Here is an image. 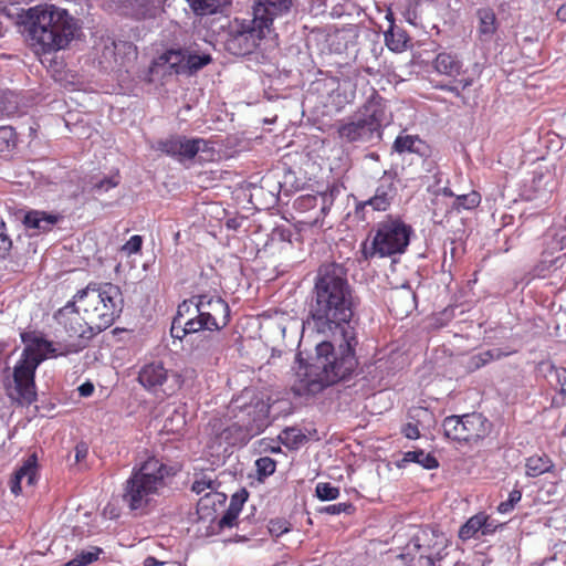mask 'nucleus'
I'll return each mask as SVG.
<instances>
[{
  "mask_svg": "<svg viewBox=\"0 0 566 566\" xmlns=\"http://www.w3.org/2000/svg\"><path fill=\"white\" fill-rule=\"evenodd\" d=\"M308 313L313 329L329 339L318 343L314 361L296 373L292 388L298 396L321 392L352 375L358 364L353 290L340 265L329 263L318 269Z\"/></svg>",
  "mask_w": 566,
  "mask_h": 566,
  "instance_id": "nucleus-1",
  "label": "nucleus"
},
{
  "mask_svg": "<svg viewBox=\"0 0 566 566\" xmlns=\"http://www.w3.org/2000/svg\"><path fill=\"white\" fill-rule=\"evenodd\" d=\"M22 25L29 45L36 54L65 50L81 32L78 21L67 10L53 4L28 9Z\"/></svg>",
  "mask_w": 566,
  "mask_h": 566,
  "instance_id": "nucleus-2",
  "label": "nucleus"
},
{
  "mask_svg": "<svg viewBox=\"0 0 566 566\" xmlns=\"http://www.w3.org/2000/svg\"><path fill=\"white\" fill-rule=\"evenodd\" d=\"M291 0H259L253 6V18L235 19L230 25L224 45L233 55H247L255 51L260 42L273 32V20L290 11Z\"/></svg>",
  "mask_w": 566,
  "mask_h": 566,
  "instance_id": "nucleus-3",
  "label": "nucleus"
},
{
  "mask_svg": "<svg viewBox=\"0 0 566 566\" xmlns=\"http://www.w3.org/2000/svg\"><path fill=\"white\" fill-rule=\"evenodd\" d=\"M25 348L13 368L14 394L11 398L21 405H30L36 399L34 375L38 366L49 356L62 355L65 345L54 344L44 337L32 334L22 335Z\"/></svg>",
  "mask_w": 566,
  "mask_h": 566,
  "instance_id": "nucleus-4",
  "label": "nucleus"
},
{
  "mask_svg": "<svg viewBox=\"0 0 566 566\" xmlns=\"http://www.w3.org/2000/svg\"><path fill=\"white\" fill-rule=\"evenodd\" d=\"M170 471L169 467L155 457L148 458L138 468H134L123 486L124 504L130 511L146 513L154 506Z\"/></svg>",
  "mask_w": 566,
  "mask_h": 566,
  "instance_id": "nucleus-5",
  "label": "nucleus"
},
{
  "mask_svg": "<svg viewBox=\"0 0 566 566\" xmlns=\"http://www.w3.org/2000/svg\"><path fill=\"white\" fill-rule=\"evenodd\" d=\"M74 300L98 333L112 326L123 310L122 292L112 283H90L74 295Z\"/></svg>",
  "mask_w": 566,
  "mask_h": 566,
  "instance_id": "nucleus-6",
  "label": "nucleus"
},
{
  "mask_svg": "<svg viewBox=\"0 0 566 566\" xmlns=\"http://www.w3.org/2000/svg\"><path fill=\"white\" fill-rule=\"evenodd\" d=\"M385 99L373 93L355 116L337 124L339 139L346 143H368L380 138L382 126L389 123Z\"/></svg>",
  "mask_w": 566,
  "mask_h": 566,
  "instance_id": "nucleus-7",
  "label": "nucleus"
},
{
  "mask_svg": "<svg viewBox=\"0 0 566 566\" xmlns=\"http://www.w3.org/2000/svg\"><path fill=\"white\" fill-rule=\"evenodd\" d=\"M412 229L399 219H387L377 224L371 245L364 244L363 254L366 260L374 256L386 258L406 251Z\"/></svg>",
  "mask_w": 566,
  "mask_h": 566,
  "instance_id": "nucleus-8",
  "label": "nucleus"
},
{
  "mask_svg": "<svg viewBox=\"0 0 566 566\" xmlns=\"http://www.w3.org/2000/svg\"><path fill=\"white\" fill-rule=\"evenodd\" d=\"M230 410L231 412L239 410L234 418L240 419L243 427L245 426L241 439L260 434L270 423V405L263 397L255 396L251 389H244L237 399L232 400Z\"/></svg>",
  "mask_w": 566,
  "mask_h": 566,
  "instance_id": "nucleus-9",
  "label": "nucleus"
},
{
  "mask_svg": "<svg viewBox=\"0 0 566 566\" xmlns=\"http://www.w3.org/2000/svg\"><path fill=\"white\" fill-rule=\"evenodd\" d=\"M197 315L190 318L191 331H220L229 323V305L220 297L210 294L192 296Z\"/></svg>",
  "mask_w": 566,
  "mask_h": 566,
  "instance_id": "nucleus-10",
  "label": "nucleus"
},
{
  "mask_svg": "<svg viewBox=\"0 0 566 566\" xmlns=\"http://www.w3.org/2000/svg\"><path fill=\"white\" fill-rule=\"evenodd\" d=\"M80 311L81 308L73 298L55 314L56 321L63 326L69 337L76 338L75 342L65 344V349L60 352L61 354L77 353L86 346L93 336L98 334L97 329L93 328V324H88V319H85V315L83 314V317L80 315Z\"/></svg>",
  "mask_w": 566,
  "mask_h": 566,
  "instance_id": "nucleus-11",
  "label": "nucleus"
},
{
  "mask_svg": "<svg viewBox=\"0 0 566 566\" xmlns=\"http://www.w3.org/2000/svg\"><path fill=\"white\" fill-rule=\"evenodd\" d=\"M138 381L147 390H161L165 395H172L182 386L181 375L170 373L161 361L145 364L138 371Z\"/></svg>",
  "mask_w": 566,
  "mask_h": 566,
  "instance_id": "nucleus-12",
  "label": "nucleus"
},
{
  "mask_svg": "<svg viewBox=\"0 0 566 566\" xmlns=\"http://www.w3.org/2000/svg\"><path fill=\"white\" fill-rule=\"evenodd\" d=\"M442 427L447 438L459 442L475 441L486 433L485 419L476 412L447 417Z\"/></svg>",
  "mask_w": 566,
  "mask_h": 566,
  "instance_id": "nucleus-13",
  "label": "nucleus"
},
{
  "mask_svg": "<svg viewBox=\"0 0 566 566\" xmlns=\"http://www.w3.org/2000/svg\"><path fill=\"white\" fill-rule=\"evenodd\" d=\"M159 149L180 163L193 159L198 154L212 155V143L203 138L174 136L159 143Z\"/></svg>",
  "mask_w": 566,
  "mask_h": 566,
  "instance_id": "nucleus-14",
  "label": "nucleus"
},
{
  "mask_svg": "<svg viewBox=\"0 0 566 566\" xmlns=\"http://www.w3.org/2000/svg\"><path fill=\"white\" fill-rule=\"evenodd\" d=\"M447 546L448 538L443 533L433 528H422L407 545V555H410L412 551L422 552L440 560Z\"/></svg>",
  "mask_w": 566,
  "mask_h": 566,
  "instance_id": "nucleus-15",
  "label": "nucleus"
},
{
  "mask_svg": "<svg viewBox=\"0 0 566 566\" xmlns=\"http://www.w3.org/2000/svg\"><path fill=\"white\" fill-rule=\"evenodd\" d=\"M558 187V176L555 167H538L533 172L530 189L533 198H547Z\"/></svg>",
  "mask_w": 566,
  "mask_h": 566,
  "instance_id": "nucleus-16",
  "label": "nucleus"
},
{
  "mask_svg": "<svg viewBox=\"0 0 566 566\" xmlns=\"http://www.w3.org/2000/svg\"><path fill=\"white\" fill-rule=\"evenodd\" d=\"M63 216L54 212L42 210H30L25 212L22 223L29 230H34L35 234L51 231L61 220Z\"/></svg>",
  "mask_w": 566,
  "mask_h": 566,
  "instance_id": "nucleus-17",
  "label": "nucleus"
},
{
  "mask_svg": "<svg viewBox=\"0 0 566 566\" xmlns=\"http://www.w3.org/2000/svg\"><path fill=\"white\" fill-rule=\"evenodd\" d=\"M396 197V187L391 181L381 180L369 199L358 203V208L371 207L375 211H386Z\"/></svg>",
  "mask_w": 566,
  "mask_h": 566,
  "instance_id": "nucleus-18",
  "label": "nucleus"
},
{
  "mask_svg": "<svg viewBox=\"0 0 566 566\" xmlns=\"http://www.w3.org/2000/svg\"><path fill=\"white\" fill-rule=\"evenodd\" d=\"M36 478V455L33 453L28 457L23 464L15 471L10 482V490L13 494L19 495L21 492V483L25 481L27 485H33Z\"/></svg>",
  "mask_w": 566,
  "mask_h": 566,
  "instance_id": "nucleus-19",
  "label": "nucleus"
},
{
  "mask_svg": "<svg viewBox=\"0 0 566 566\" xmlns=\"http://www.w3.org/2000/svg\"><path fill=\"white\" fill-rule=\"evenodd\" d=\"M392 149L398 154H417L420 157L429 154L428 144L413 135H399L394 142Z\"/></svg>",
  "mask_w": 566,
  "mask_h": 566,
  "instance_id": "nucleus-20",
  "label": "nucleus"
},
{
  "mask_svg": "<svg viewBox=\"0 0 566 566\" xmlns=\"http://www.w3.org/2000/svg\"><path fill=\"white\" fill-rule=\"evenodd\" d=\"M334 202V189L317 195L302 196L296 200L300 209H314L319 206L322 214H326Z\"/></svg>",
  "mask_w": 566,
  "mask_h": 566,
  "instance_id": "nucleus-21",
  "label": "nucleus"
},
{
  "mask_svg": "<svg viewBox=\"0 0 566 566\" xmlns=\"http://www.w3.org/2000/svg\"><path fill=\"white\" fill-rule=\"evenodd\" d=\"M433 67L439 74L455 77L462 72V62L455 54L441 52L437 55Z\"/></svg>",
  "mask_w": 566,
  "mask_h": 566,
  "instance_id": "nucleus-22",
  "label": "nucleus"
},
{
  "mask_svg": "<svg viewBox=\"0 0 566 566\" xmlns=\"http://www.w3.org/2000/svg\"><path fill=\"white\" fill-rule=\"evenodd\" d=\"M481 531L482 535H486L492 532L491 525L488 523V516L480 513L467 521L459 531V537L462 541L474 537L478 532Z\"/></svg>",
  "mask_w": 566,
  "mask_h": 566,
  "instance_id": "nucleus-23",
  "label": "nucleus"
},
{
  "mask_svg": "<svg viewBox=\"0 0 566 566\" xmlns=\"http://www.w3.org/2000/svg\"><path fill=\"white\" fill-rule=\"evenodd\" d=\"M479 19L478 34L481 41H490L496 32V15L490 8H481L476 12Z\"/></svg>",
  "mask_w": 566,
  "mask_h": 566,
  "instance_id": "nucleus-24",
  "label": "nucleus"
},
{
  "mask_svg": "<svg viewBox=\"0 0 566 566\" xmlns=\"http://www.w3.org/2000/svg\"><path fill=\"white\" fill-rule=\"evenodd\" d=\"M27 104L22 102L20 95L15 92H3L0 97V112L10 117L24 113Z\"/></svg>",
  "mask_w": 566,
  "mask_h": 566,
  "instance_id": "nucleus-25",
  "label": "nucleus"
},
{
  "mask_svg": "<svg viewBox=\"0 0 566 566\" xmlns=\"http://www.w3.org/2000/svg\"><path fill=\"white\" fill-rule=\"evenodd\" d=\"M248 494L245 491L241 493H235L230 501L229 507L226 513L219 521L220 527H232L234 525L235 520L239 516V513L242 510L243 503L245 502Z\"/></svg>",
  "mask_w": 566,
  "mask_h": 566,
  "instance_id": "nucleus-26",
  "label": "nucleus"
},
{
  "mask_svg": "<svg viewBox=\"0 0 566 566\" xmlns=\"http://www.w3.org/2000/svg\"><path fill=\"white\" fill-rule=\"evenodd\" d=\"M189 343L192 352L197 353L198 356L212 354L220 345L219 339L212 335H193L190 336Z\"/></svg>",
  "mask_w": 566,
  "mask_h": 566,
  "instance_id": "nucleus-27",
  "label": "nucleus"
},
{
  "mask_svg": "<svg viewBox=\"0 0 566 566\" xmlns=\"http://www.w3.org/2000/svg\"><path fill=\"white\" fill-rule=\"evenodd\" d=\"M526 475L535 478L546 472H552L554 469V463L549 459V457L543 455H532L526 460L525 464Z\"/></svg>",
  "mask_w": 566,
  "mask_h": 566,
  "instance_id": "nucleus-28",
  "label": "nucleus"
},
{
  "mask_svg": "<svg viewBox=\"0 0 566 566\" xmlns=\"http://www.w3.org/2000/svg\"><path fill=\"white\" fill-rule=\"evenodd\" d=\"M242 431L243 422L240 419H237L233 423L221 430L219 438L230 446L245 444L252 437L241 439V436H243Z\"/></svg>",
  "mask_w": 566,
  "mask_h": 566,
  "instance_id": "nucleus-29",
  "label": "nucleus"
},
{
  "mask_svg": "<svg viewBox=\"0 0 566 566\" xmlns=\"http://www.w3.org/2000/svg\"><path fill=\"white\" fill-rule=\"evenodd\" d=\"M171 64L175 67V75H185V51L169 50L157 57V65Z\"/></svg>",
  "mask_w": 566,
  "mask_h": 566,
  "instance_id": "nucleus-30",
  "label": "nucleus"
},
{
  "mask_svg": "<svg viewBox=\"0 0 566 566\" xmlns=\"http://www.w3.org/2000/svg\"><path fill=\"white\" fill-rule=\"evenodd\" d=\"M197 15L216 13L229 0H186Z\"/></svg>",
  "mask_w": 566,
  "mask_h": 566,
  "instance_id": "nucleus-31",
  "label": "nucleus"
},
{
  "mask_svg": "<svg viewBox=\"0 0 566 566\" xmlns=\"http://www.w3.org/2000/svg\"><path fill=\"white\" fill-rule=\"evenodd\" d=\"M405 462H415L420 464L427 470L438 468V460L430 453H426L423 450H412L403 454Z\"/></svg>",
  "mask_w": 566,
  "mask_h": 566,
  "instance_id": "nucleus-32",
  "label": "nucleus"
},
{
  "mask_svg": "<svg viewBox=\"0 0 566 566\" xmlns=\"http://www.w3.org/2000/svg\"><path fill=\"white\" fill-rule=\"evenodd\" d=\"M103 549L97 546H91L87 549L77 552L75 556L65 563V566H86L97 560Z\"/></svg>",
  "mask_w": 566,
  "mask_h": 566,
  "instance_id": "nucleus-33",
  "label": "nucleus"
},
{
  "mask_svg": "<svg viewBox=\"0 0 566 566\" xmlns=\"http://www.w3.org/2000/svg\"><path fill=\"white\" fill-rule=\"evenodd\" d=\"M502 356V353L499 349L495 350H485L479 354H475L469 358L468 368L473 371L476 370L490 361L494 359H499Z\"/></svg>",
  "mask_w": 566,
  "mask_h": 566,
  "instance_id": "nucleus-34",
  "label": "nucleus"
},
{
  "mask_svg": "<svg viewBox=\"0 0 566 566\" xmlns=\"http://www.w3.org/2000/svg\"><path fill=\"white\" fill-rule=\"evenodd\" d=\"M211 57L209 55H197L185 51V75H191L205 65L210 63Z\"/></svg>",
  "mask_w": 566,
  "mask_h": 566,
  "instance_id": "nucleus-35",
  "label": "nucleus"
},
{
  "mask_svg": "<svg viewBox=\"0 0 566 566\" xmlns=\"http://www.w3.org/2000/svg\"><path fill=\"white\" fill-rule=\"evenodd\" d=\"M280 439L286 447L297 448L306 440V437L296 428H286L280 434Z\"/></svg>",
  "mask_w": 566,
  "mask_h": 566,
  "instance_id": "nucleus-36",
  "label": "nucleus"
},
{
  "mask_svg": "<svg viewBox=\"0 0 566 566\" xmlns=\"http://www.w3.org/2000/svg\"><path fill=\"white\" fill-rule=\"evenodd\" d=\"M401 557L407 559L409 566H436L438 560L436 557L422 552L412 551L410 555L402 554Z\"/></svg>",
  "mask_w": 566,
  "mask_h": 566,
  "instance_id": "nucleus-37",
  "label": "nucleus"
},
{
  "mask_svg": "<svg viewBox=\"0 0 566 566\" xmlns=\"http://www.w3.org/2000/svg\"><path fill=\"white\" fill-rule=\"evenodd\" d=\"M480 202H481L480 193H478L476 191H471L470 193H467V195L455 196L453 206L457 209L463 208V209L469 210V209H473V208L478 207Z\"/></svg>",
  "mask_w": 566,
  "mask_h": 566,
  "instance_id": "nucleus-38",
  "label": "nucleus"
},
{
  "mask_svg": "<svg viewBox=\"0 0 566 566\" xmlns=\"http://www.w3.org/2000/svg\"><path fill=\"white\" fill-rule=\"evenodd\" d=\"M189 325H190V318H188L187 321H181L180 317H175L172 321L171 329H170L171 336L174 338L182 339L187 335H192V334H197L200 332V331H191L189 328Z\"/></svg>",
  "mask_w": 566,
  "mask_h": 566,
  "instance_id": "nucleus-39",
  "label": "nucleus"
},
{
  "mask_svg": "<svg viewBox=\"0 0 566 566\" xmlns=\"http://www.w3.org/2000/svg\"><path fill=\"white\" fill-rule=\"evenodd\" d=\"M17 136L11 126H0V153L9 151L15 146Z\"/></svg>",
  "mask_w": 566,
  "mask_h": 566,
  "instance_id": "nucleus-40",
  "label": "nucleus"
},
{
  "mask_svg": "<svg viewBox=\"0 0 566 566\" xmlns=\"http://www.w3.org/2000/svg\"><path fill=\"white\" fill-rule=\"evenodd\" d=\"M386 45L389 50L399 52L406 46V38L400 32H395L392 29L385 33Z\"/></svg>",
  "mask_w": 566,
  "mask_h": 566,
  "instance_id": "nucleus-41",
  "label": "nucleus"
},
{
  "mask_svg": "<svg viewBox=\"0 0 566 566\" xmlns=\"http://www.w3.org/2000/svg\"><path fill=\"white\" fill-rule=\"evenodd\" d=\"M316 495L322 501H332L339 496V489L331 483H317L315 489Z\"/></svg>",
  "mask_w": 566,
  "mask_h": 566,
  "instance_id": "nucleus-42",
  "label": "nucleus"
},
{
  "mask_svg": "<svg viewBox=\"0 0 566 566\" xmlns=\"http://www.w3.org/2000/svg\"><path fill=\"white\" fill-rule=\"evenodd\" d=\"M258 474L269 476L275 472L276 462L270 457H262L255 461Z\"/></svg>",
  "mask_w": 566,
  "mask_h": 566,
  "instance_id": "nucleus-43",
  "label": "nucleus"
},
{
  "mask_svg": "<svg viewBox=\"0 0 566 566\" xmlns=\"http://www.w3.org/2000/svg\"><path fill=\"white\" fill-rule=\"evenodd\" d=\"M552 251H563L566 249V228L557 230L548 244Z\"/></svg>",
  "mask_w": 566,
  "mask_h": 566,
  "instance_id": "nucleus-44",
  "label": "nucleus"
},
{
  "mask_svg": "<svg viewBox=\"0 0 566 566\" xmlns=\"http://www.w3.org/2000/svg\"><path fill=\"white\" fill-rule=\"evenodd\" d=\"M522 499V492L520 490H513L509 494V499L502 503H500L497 511L500 513H507L510 512L514 505L520 502Z\"/></svg>",
  "mask_w": 566,
  "mask_h": 566,
  "instance_id": "nucleus-45",
  "label": "nucleus"
},
{
  "mask_svg": "<svg viewBox=\"0 0 566 566\" xmlns=\"http://www.w3.org/2000/svg\"><path fill=\"white\" fill-rule=\"evenodd\" d=\"M191 490L197 494L205 493V497L208 499L214 491L213 481L206 479L197 480L193 482Z\"/></svg>",
  "mask_w": 566,
  "mask_h": 566,
  "instance_id": "nucleus-46",
  "label": "nucleus"
},
{
  "mask_svg": "<svg viewBox=\"0 0 566 566\" xmlns=\"http://www.w3.org/2000/svg\"><path fill=\"white\" fill-rule=\"evenodd\" d=\"M269 532L279 537L290 532V523L285 520H271L269 524Z\"/></svg>",
  "mask_w": 566,
  "mask_h": 566,
  "instance_id": "nucleus-47",
  "label": "nucleus"
},
{
  "mask_svg": "<svg viewBox=\"0 0 566 566\" xmlns=\"http://www.w3.org/2000/svg\"><path fill=\"white\" fill-rule=\"evenodd\" d=\"M353 505L349 503H337L331 504L321 510L322 513H327L331 515H338L340 513H352Z\"/></svg>",
  "mask_w": 566,
  "mask_h": 566,
  "instance_id": "nucleus-48",
  "label": "nucleus"
},
{
  "mask_svg": "<svg viewBox=\"0 0 566 566\" xmlns=\"http://www.w3.org/2000/svg\"><path fill=\"white\" fill-rule=\"evenodd\" d=\"M12 241L9 238L6 224L0 220V256H3L11 248Z\"/></svg>",
  "mask_w": 566,
  "mask_h": 566,
  "instance_id": "nucleus-49",
  "label": "nucleus"
},
{
  "mask_svg": "<svg viewBox=\"0 0 566 566\" xmlns=\"http://www.w3.org/2000/svg\"><path fill=\"white\" fill-rule=\"evenodd\" d=\"M150 72L156 75H160L163 77L175 75V67L171 64H163L161 66L157 65V59L153 62Z\"/></svg>",
  "mask_w": 566,
  "mask_h": 566,
  "instance_id": "nucleus-50",
  "label": "nucleus"
},
{
  "mask_svg": "<svg viewBox=\"0 0 566 566\" xmlns=\"http://www.w3.org/2000/svg\"><path fill=\"white\" fill-rule=\"evenodd\" d=\"M142 237L140 235H133L124 245L123 251H125L127 254L137 253L142 248Z\"/></svg>",
  "mask_w": 566,
  "mask_h": 566,
  "instance_id": "nucleus-51",
  "label": "nucleus"
},
{
  "mask_svg": "<svg viewBox=\"0 0 566 566\" xmlns=\"http://www.w3.org/2000/svg\"><path fill=\"white\" fill-rule=\"evenodd\" d=\"M118 185V179L116 177L105 178L94 185L96 190L108 191L111 188H114Z\"/></svg>",
  "mask_w": 566,
  "mask_h": 566,
  "instance_id": "nucleus-52",
  "label": "nucleus"
},
{
  "mask_svg": "<svg viewBox=\"0 0 566 566\" xmlns=\"http://www.w3.org/2000/svg\"><path fill=\"white\" fill-rule=\"evenodd\" d=\"M75 460L82 462L88 454V446L85 442H80L75 446Z\"/></svg>",
  "mask_w": 566,
  "mask_h": 566,
  "instance_id": "nucleus-53",
  "label": "nucleus"
},
{
  "mask_svg": "<svg viewBox=\"0 0 566 566\" xmlns=\"http://www.w3.org/2000/svg\"><path fill=\"white\" fill-rule=\"evenodd\" d=\"M402 433L408 439H417L420 436L419 429L413 423H407L402 428Z\"/></svg>",
  "mask_w": 566,
  "mask_h": 566,
  "instance_id": "nucleus-54",
  "label": "nucleus"
},
{
  "mask_svg": "<svg viewBox=\"0 0 566 566\" xmlns=\"http://www.w3.org/2000/svg\"><path fill=\"white\" fill-rule=\"evenodd\" d=\"M193 306V303H192V297L188 301H184L179 306H178V310H177V315L176 317H180L181 321H184V316L185 314H188L190 313L191 311V307Z\"/></svg>",
  "mask_w": 566,
  "mask_h": 566,
  "instance_id": "nucleus-55",
  "label": "nucleus"
},
{
  "mask_svg": "<svg viewBox=\"0 0 566 566\" xmlns=\"http://www.w3.org/2000/svg\"><path fill=\"white\" fill-rule=\"evenodd\" d=\"M80 395L82 397H88L94 391V386L91 382H85L78 387Z\"/></svg>",
  "mask_w": 566,
  "mask_h": 566,
  "instance_id": "nucleus-56",
  "label": "nucleus"
},
{
  "mask_svg": "<svg viewBox=\"0 0 566 566\" xmlns=\"http://www.w3.org/2000/svg\"><path fill=\"white\" fill-rule=\"evenodd\" d=\"M113 46L115 50H118L119 46H123L124 49L127 50L128 54L136 55V48L132 43L122 42V43L117 44V43L113 42Z\"/></svg>",
  "mask_w": 566,
  "mask_h": 566,
  "instance_id": "nucleus-57",
  "label": "nucleus"
},
{
  "mask_svg": "<svg viewBox=\"0 0 566 566\" xmlns=\"http://www.w3.org/2000/svg\"><path fill=\"white\" fill-rule=\"evenodd\" d=\"M161 0H130L132 3H135L139 8H146L150 4L160 3Z\"/></svg>",
  "mask_w": 566,
  "mask_h": 566,
  "instance_id": "nucleus-58",
  "label": "nucleus"
},
{
  "mask_svg": "<svg viewBox=\"0 0 566 566\" xmlns=\"http://www.w3.org/2000/svg\"><path fill=\"white\" fill-rule=\"evenodd\" d=\"M164 564H165L164 562H159L154 556H148L144 560V566H160V565H164Z\"/></svg>",
  "mask_w": 566,
  "mask_h": 566,
  "instance_id": "nucleus-59",
  "label": "nucleus"
},
{
  "mask_svg": "<svg viewBox=\"0 0 566 566\" xmlns=\"http://www.w3.org/2000/svg\"><path fill=\"white\" fill-rule=\"evenodd\" d=\"M556 15L558 20L566 22V4H563L558 8Z\"/></svg>",
  "mask_w": 566,
  "mask_h": 566,
  "instance_id": "nucleus-60",
  "label": "nucleus"
},
{
  "mask_svg": "<svg viewBox=\"0 0 566 566\" xmlns=\"http://www.w3.org/2000/svg\"><path fill=\"white\" fill-rule=\"evenodd\" d=\"M440 191L446 197H455V195L448 187L442 188Z\"/></svg>",
  "mask_w": 566,
  "mask_h": 566,
  "instance_id": "nucleus-61",
  "label": "nucleus"
},
{
  "mask_svg": "<svg viewBox=\"0 0 566 566\" xmlns=\"http://www.w3.org/2000/svg\"><path fill=\"white\" fill-rule=\"evenodd\" d=\"M200 158H202V154H198ZM203 160H207V157H203Z\"/></svg>",
  "mask_w": 566,
  "mask_h": 566,
  "instance_id": "nucleus-62",
  "label": "nucleus"
},
{
  "mask_svg": "<svg viewBox=\"0 0 566 566\" xmlns=\"http://www.w3.org/2000/svg\"><path fill=\"white\" fill-rule=\"evenodd\" d=\"M564 385H566V380H565V384H564Z\"/></svg>",
  "mask_w": 566,
  "mask_h": 566,
  "instance_id": "nucleus-63",
  "label": "nucleus"
}]
</instances>
